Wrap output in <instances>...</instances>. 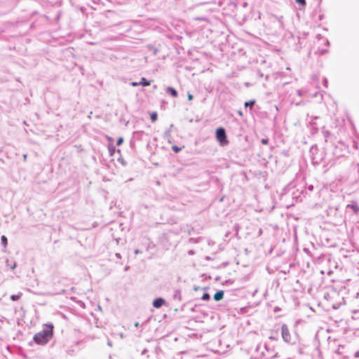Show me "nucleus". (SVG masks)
<instances>
[{
    "instance_id": "24",
    "label": "nucleus",
    "mask_w": 359,
    "mask_h": 359,
    "mask_svg": "<svg viewBox=\"0 0 359 359\" xmlns=\"http://www.w3.org/2000/svg\"><path fill=\"white\" fill-rule=\"evenodd\" d=\"M15 267H16V264H14L13 265H12V266L11 268V269L13 270L15 269Z\"/></svg>"
},
{
    "instance_id": "2",
    "label": "nucleus",
    "mask_w": 359,
    "mask_h": 359,
    "mask_svg": "<svg viewBox=\"0 0 359 359\" xmlns=\"http://www.w3.org/2000/svg\"><path fill=\"white\" fill-rule=\"evenodd\" d=\"M281 337L283 340L289 344H294L297 341V335H292L288 327L285 324L281 325Z\"/></svg>"
},
{
    "instance_id": "16",
    "label": "nucleus",
    "mask_w": 359,
    "mask_h": 359,
    "mask_svg": "<svg viewBox=\"0 0 359 359\" xmlns=\"http://www.w3.org/2000/svg\"><path fill=\"white\" fill-rule=\"evenodd\" d=\"M123 137H119L118 141H117L116 144L117 145H121L123 143Z\"/></svg>"
},
{
    "instance_id": "20",
    "label": "nucleus",
    "mask_w": 359,
    "mask_h": 359,
    "mask_svg": "<svg viewBox=\"0 0 359 359\" xmlns=\"http://www.w3.org/2000/svg\"><path fill=\"white\" fill-rule=\"evenodd\" d=\"M261 142L263 144H268L269 140L268 139H262Z\"/></svg>"
},
{
    "instance_id": "19",
    "label": "nucleus",
    "mask_w": 359,
    "mask_h": 359,
    "mask_svg": "<svg viewBox=\"0 0 359 359\" xmlns=\"http://www.w3.org/2000/svg\"><path fill=\"white\" fill-rule=\"evenodd\" d=\"M130 85H131L132 86L135 87V86H140V82H138V83H137V82H135V81H134V82H131V83H130Z\"/></svg>"
},
{
    "instance_id": "12",
    "label": "nucleus",
    "mask_w": 359,
    "mask_h": 359,
    "mask_svg": "<svg viewBox=\"0 0 359 359\" xmlns=\"http://www.w3.org/2000/svg\"><path fill=\"white\" fill-rule=\"evenodd\" d=\"M202 300L206 301L210 299V295L208 293H204L203 295L201 297Z\"/></svg>"
},
{
    "instance_id": "27",
    "label": "nucleus",
    "mask_w": 359,
    "mask_h": 359,
    "mask_svg": "<svg viewBox=\"0 0 359 359\" xmlns=\"http://www.w3.org/2000/svg\"><path fill=\"white\" fill-rule=\"evenodd\" d=\"M189 255H193V254H194V252H193L192 250H190V251L189 252Z\"/></svg>"
},
{
    "instance_id": "13",
    "label": "nucleus",
    "mask_w": 359,
    "mask_h": 359,
    "mask_svg": "<svg viewBox=\"0 0 359 359\" xmlns=\"http://www.w3.org/2000/svg\"><path fill=\"white\" fill-rule=\"evenodd\" d=\"M297 4L302 6H304L306 4L305 0H295Z\"/></svg>"
},
{
    "instance_id": "29",
    "label": "nucleus",
    "mask_w": 359,
    "mask_h": 359,
    "mask_svg": "<svg viewBox=\"0 0 359 359\" xmlns=\"http://www.w3.org/2000/svg\"><path fill=\"white\" fill-rule=\"evenodd\" d=\"M135 327H137V326H138V323H136L135 324Z\"/></svg>"
},
{
    "instance_id": "9",
    "label": "nucleus",
    "mask_w": 359,
    "mask_h": 359,
    "mask_svg": "<svg viewBox=\"0 0 359 359\" xmlns=\"http://www.w3.org/2000/svg\"><path fill=\"white\" fill-rule=\"evenodd\" d=\"M140 85H142L143 86H147L150 85V81H148L145 78H142L141 81H140Z\"/></svg>"
},
{
    "instance_id": "7",
    "label": "nucleus",
    "mask_w": 359,
    "mask_h": 359,
    "mask_svg": "<svg viewBox=\"0 0 359 359\" xmlns=\"http://www.w3.org/2000/svg\"><path fill=\"white\" fill-rule=\"evenodd\" d=\"M224 297V292L222 290L217 291L215 295L214 299L215 301L221 300Z\"/></svg>"
},
{
    "instance_id": "14",
    "label": "nucleus",
    "mask_w": 359,
    "mask_h": 359,
    "mask_svg": "<svg viewBox=\"0 0 359 359\" xmlns=\"http://www.w3.org/2000/svg\"><path fill=\"white\" fill-rule=\"evenodd\" d=\"M157 118V114L156 113H154L151 116V119L152 121H155Z\"/></svg>"
},
{
    "instance_id": "17",
    "label": "nucleus",
    "mask_w": 359,
    "mask_h": 359,
    "mask_svg": "<svg viewBox=\"0 0 359 359\" xmlns=\"http://www.w3.org/2000/svg\"><path fill=\"white\" fill-rule=\"evenodd\" d=\"M323 86H324L325 88H327V79H326V78H324V79H323Z\"/></svg>"
},
{
    "instance_id": "4",
    "label": "nucleus",
    "mask_w": 359,
    "mask_h": 359,
    "mask_svg": "<svg viewBox=\"0 0 359 359\" xmlns=\"http://www.w3.org/2000/svg\"><path fill=\"white\" fill-rule=\"evenodd\" d=\"M350 209L353 213L356 214L359 212V206L355 202H352L346 205V210Z\"/></svg>"
},
{
    "instance_id": "21",
    "label": "nucleus",
    "mask_w": 359,
    "mask_h": 359,
    "mask_svg": "<svg viewBox=\"0 0 359 359\" xmlns=\"http://www.w3.org/2000/svg\"><path fill=\"white\" fill-rule=\"evenodd\" d=\"M297 93L299 96H302V92L301 90H297Z\"/></svg>"
},
{
    "instance_id": "23",
    "label": "nucleus",
    "mask_w": 359,
    "mask_h": 359,
    "mask_svg": "<svg viewBox=\"0 0 359 359\" xmlns=\"http://www.w3.org/2000/svg\"><path fill=\"white\" fill-rule=\"evenodd\" d=\"M116 257L118 259H120L121 257V255L119 253H116Z\"/></svg>"
},
{
    "instance_id": "5",
    "label": "nucleus",
    "mask_w": 359,
    "mask_h": 359,
    "mask_svg": "<svg viewBox=\"0 0 359 359\" xmlns=\"http://www.w3.org/2000/svg\"><path fill=\"white\" fill-rule=\"evenodd\" d=\"M165 301L163 298H161V297L157 298L154 300L153 306L158 309V308L161 307L165 304Z\"/></svg>"
},
{
    "instance_id": "1",
    "label": "nucleus",
    "mask_w": 359,
    "mask_h": 359,
    "mask_svg": "<svg viewBox=\"0 0 359 359\" xmlns=\"http://www.w3.org/2000/svg\"><path fill=\"white\" fill-rule=\"evenodd\" d=\"M53 331V325L52 324L45 325L43 330L34 335V340L38 344L44 345L51 339Z\"/></svg>"
},
{
    "instance_id": "28",
    "label": "nucleus",
    "mask_w": 359,
    "mask_h": 359,
    "mask_svg": "<svg viewBox=\"0 0 359 359\" xmlns=\"http://www.w3.org/2000/svg\"><path fill=\"white\" fill-rule=\"evenodd\" d=\"M326 44H327V46H329V45H330V42H329V41H328V40H327V41H326Z\"/></svg>"
},
{
    "instance_id": "8",
    "label": "nucleus",
    "mask_w": 359,
    "mask_h": 359,
    "mask_svg": "<svg viewBox=\"0 0 359 359\" xmlns=\"http://www.w3.org/2000/svg\"><path fill=\"white\" fill-rule=\"evenodd\" d=\"M22 295V292H18L17 294H13L11 296V300L13 301H17L19 299L21 298Z\"/></svg>"
},
{
    "instance_id": "26",
    "label": "nucleus",
    "mask_w": 359,
    "mask_h": 359,
    "mask_svg": "<svg viewBox=\"0 0 359 359\" xmlns=\"http://www.w3.org/2000/svg\"><path fill=\"white\" fill-rule=\"evenodd\" d=\"M135 253L136 255H137V254H138V253H140L139 250H135Z\"/></svg>"
},
{
    "instance_id": "22",
    "label": "nucleus",
    "mask_w": 359,
    "mask_h": 359,
    "mask_svg": "<svg viewBox=\"0 0 359 359\" xmlns=\"http://www.w3.org/2000/svg\"><path fill=\"white\" fill-rule=\"evenodd\" d=\"M188 99L189 100H192L193 99V95L190 93L188 94Z\"/></svg>"
},
{
    "instance_id": "25",
    "label": "nucleus",
    "mask_w": 359,
    "mask_h": 359,
    "mask_svg": "<svg viewBox=\"0 0 359 359\" xmlns=\"http://www.w3.org/2000/svg\"><path fill=\"white\" fill-rule=\"evenodd\" d=\"M355 356L359 357V351L355 353Z\"/></svg>"
},
{
    "instance_id": "11",
    "label": "nucleus",
    "mask_w": 359,
    "mask_h": 359,
    "mask_svg": "<svg viewBox=\"0 0 359 359\" xmlns=\"http://www.w3.org/2000/svg\"><path fill=\"white\" fill-rule=\"evenodd\" d=\"M255 104V100H250V101H248V102H245V107H252Z\"/></svg>"
},
{
    "instance_id": "18",
    "label": "nucleus",
    "mask_w": 359,
    "mask_h": 359,
    "mask_svg": "<svg viewBox=\"0 0 359 359\" xmlns=\"http://www.w3.org/2000/svg\"><path fill=\"white\" fill-rule=\"evenodd\" d=\"M172 149L175 151V152H178L181 150L180 148L177 147V146H174L172 147Z\"/></svg>"
},
{
    "instance_id": "30",
    "label": "nucleus",
    "mask_w": 359,
    "mask_h": 359,
    "mask_svg": "<svg viewBox=\"0 0 359 359\" xmlns=\"http://www.w3.org/2000/svg\"><path fill=\"white\" fill-rule=\"evenodd\" d=\"M108 345L111 346V342L109 341Z\"/></svg>"
},
{
    "instance_id": "6",
    "label": "nucleus",
    "mask_w": 359,
    "mask_h": 359,
    "mask_svg": "<svg viewBox=\"0 0 359 359\" xmlns=\"http://www.w3.org/2000/svg\"><path fill=\"white\" fill-rule=\"evenodd\" d=\"M165 91L167 93L170 94L173 97H177L178 95L177 90L174 89L172 87H168Z\"/></svg>"
},
{
    "instance_id": "15",
    "label": "nucleus",
    "mask_w": 359,
    "mask_h": 359,
    "mask_svg": "<svg viewBox=\"0 0 359 359\" xmlns=\"http://www.w3.org/2000/svg\"><path fill=\"white\" fill-rule=\"evenodd\" d=\"M109 150L110 154L113 155V154L115 151V148L114 147H109Z\"/></svg>"
},
{
    "instance_id": "3",
    "label": "nucleus",
    "mask_w": 359,
    "mask_h": 359,
    "mask_svg": "<svg viewBox=\"0 0 359 359\" xmlns=\"http://www.w3.org/2000/svg\"><path fill=\"white\" fill-rule=\"evenodd\" d=\"M216 137L218 142L221 145L224 146L227 144L228 140H226V133L224 129L220 128L216 130Z\"/></svg>"
},
{
    "instance_id": "10",
    "label": "nucleus",
    "mask_w": 359,
    "mask_h": 359,
    "mask_svg": "<svg viewBox=\"0 0 359 359\" xmlns=\"http://www.w3.org/2000/svg\"><path fill=\"white\" fill-rule=\"evenodd\" d=\"M1 244L4 245V248H6L7 245V243H8L6 237L5 236H2L1 238Z\"/></svg>"
}]
</instances>
